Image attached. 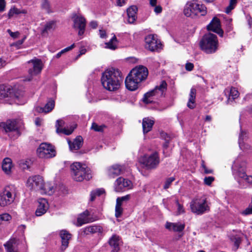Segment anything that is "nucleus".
Returning <instances> with one entry per match:
<instances>
[{"label":"nucleus","mask_w":252,"mask_h":252,"mask_svg":"<svg viewBox=\"0 0 252 252\" xmlns=\"http://www.w3.org/2000/svg\"><path fill=\"white\" fill-rule=\"evenodd\" d=\"M26 11L25 10L20 11L19 9L15 7V6L12 7L9 10L8 13V17L9 18H11L14 15H18L20 13H26Z\"/></svg>","instance_id":"obj_38"},{"label":"nucleus","mask_w":252,"mask_h":252,"mask_svg":"<svg viewBox=\"0 0 252 252\" xmlns=\"http://www.w3.org/2000/svg\"><path fill=\"white\" fill-rule=\"evenodd\" d=\"M4 129L8 135L12 138H17L20 133L16 125L15 121H7L4 126Z\"/></svg>","instance_id":"obj_15"},{"label":"nucleus","mask_w":252,"mask_h":252,"mask_svg":"<svg viewBox=\"0 0 252 252\" xmlns=\"http://www.w3.org/2000/svg\"><path fill=\"white\" fill-rule=\"evenodd\" d=\"M121 200L123 201H126L129 199L130 198V195H126V196H123L122 197H120Z\"/></svg>","instance_id":"obj_62"},{"label":"nucleus","mask_w":252,"mask_h":252,"mask_svg":"<svg viewBox=\"0 0 252 252\" xmlns=\"http://www.w3.org/2000/svg\"><path fill=\"white\" fill-rule=\"evenodd\" d=\"M139 162L147 169H153L159 163V157L156 152L150 155H145L139 159Z\"/></svg>","instance_id":"obj_9"},{"label":"nucleus","mask_w":252,"mask_h":252,"mask_svg":"<svg viewBox=\"0 0 252 252\" xmlns=\"http://www.w3.org/2000/svg\"><path fill=\"white\" fill-rule=\"evenodd\" d=\"M49 208V205L47 201L44 198L38 200V205L35 211V215L37 217L44 215Z\"/></svg>","instance_id":"obj_20"},{"label":"nucleus","mask_w":252,"mask_h":252,"mask_svg":"<svg viewBox=\"0 0 252 252\" xmlns=\"http://www.w3.org/2000/svg\"><path fill=\"white\" fill-rule=\"evenodd\" d=\"M132 183L130 180L119 177L115 181L114 188L116 191L121 192L130 189Z\"/></svg>","instance_id":"obj_16"},{"label":"nucleus","mask_w":252,"mask_h":252,"mask_svg":"<svg viewBox=\"0 0 252 252\" xmlns=\"http://www.w3.org/2000/svg\"><path fill=\"white\" fill-rule=\"evenodd\" d=\"M165 227L169 230L180 232L184 229L185 225L180 222L173 223L167 222L165 224Z\"/></svg>","instance_id":"obj_26"},{"label":"nucleus","mask_w":252,"mask_h":252,"mask_svg":"<svg viewBox=\"0 0 252 252\" xmlns=\"http://www.w3.org/2000/svg\"><path fill=\"white\" fill-rule=\"evenodd\" d=\"M56 27V22L54 21H49L46 23L43 29L42 30V34H44L49 32H53Z\"/></svg>","instance_id":"obj_35"},{"label":"nucleus","mask_w":252,"mask_h":252,"mask_svg":"<svg viewBox=\"0 0 252 252\" xmlns=\"http://www.w3.org/2000/svg\"><path fill=\"white\" fill-rule=\"evenodd\" d=\"M236 3L237 0H230L229 5L225 9V12L227 14L229 13L235 8Z\"/></svg>","instance_id":"obj_42"},{"label":"nucleus","mask_w":252,"mask_h":252,"mask_svg":"<svg viewBox=\"0 0 252 252\" xmlns=\"http://www.w3.org/2000/svg\"><path fill=\"white\" fill-rule=\"evenodd\" d=\"M207 13V8L203 4H200L198 8L197 14L200 13L202 16L205 15Z\"/></svg>","instance_id":"obj_48"},{"label":"nucleus","mask_w":252,"mask_h":252,"mask_svg":"<svg viewBox=\"0 0 252 252\" xmlns=\"http://www.w3.org/2000/svg\"><path fill=\"white\" fill-rule=\"evenodd\" d=\"M72 176L74 180L81 182L84 180H89L92 178L90 169L85 164L74 162L71 165Z\"/></svg>","instance_id":"obj_4"},{"label":"nucleus","mask_w":252,"mask_h":252,"mask_svg":"<svg viewBox=\"0 0 252 252\" xmlns=\"http://www.w3.org/2000/svg\"><path fill=\"white\" fill-rule=\"evenodd\" d=\"M75 47V44H73L71 45L70 46H68L63 50H61L63 54H64L65 52H67L71 50H72L74 47Z\"/></svg>","instance_id":"obj_58"},{"label":"nucleus","mask_w":252,"mask_h":252,"mask_svg":"<svg viewBox=\"0 0 252 252\" xmlns=\"http://www.w3.org/2000/svg\"><path fill=\"white\" fill-rule=\"evenodd\" d=\"M176 204L178 206L177 215H179L181 214L185 213V210L183 208V205L179 203L178 200H176Z\"/></svg>","instance_id":"obj_51"},{"label":"nucleus","mask_w":252,"mask_h":252,"mask_svg":"<svg viewBox=\"0 0 252 252\" xmlns=\"http://www.w3.org/2000/svg\"><path fill=\"white\" fill-rule=\"evenodd\" d=\"M154 120L149 118H144L142 121V128L144 134H146L152 130L154 124Z\"/></svg>","instance_id":"obj_28"},{"label":"nucleus","mask_w":252,"mask_h":252,"mask_svg":"<svg viewBox=\"0 0 252 252\" xmlns=\"http://www.w3.org/2000/svg\"><path fill=\"white\" fill-rule=\"evenodd\" d=\"M154 7V11L157 14H158L161 12L162 7L160 5H157V4L155 6H152Z\"/></svg>","instance_id":"obj_54"},{"label":"nucleus","mask_w":252,"mask_h":252,"mask_svg":"<svg viewBox=\"0 0 252 252\" xmlns=\"http://www.w3.org/2000/svg\"><path fill=\"white\" fill-rule=\"evenodd\" d=\"M122 80L123 77L121 71L114 68L106 70L102 73L101 78L102 86L109 91L118 90Z\"/></svg>","instance_id":"obj_1"},{"label":"nucleus","mask_w":252,"mask_h":252,"mask_svg":"<svg viewBox=\"0 0 252 252\" xmlns=\"http://www.w3.org/2000/svg\"><path fill=\"white\" fill-rule=\"evenodd\" d=\"M12 167V160L8 158H5L2 163V170L6 174H9L11 173V168Z\"/></svg>","instance_id":"obj_34"},{"label":"nucleus","mask_w":252,"mask_h":252,"mask_svg":"<svg viewBox=\"0 0 252 252\" xmlns=\"http://www.w3.org/2000/svg\"><path fill=\"white\" fill-rule=\"evenodd\" d=\"M241 213L243 216H248L252 214V197L251 203L249 204L248 207Z\"/></svg>","instance_id":"obj_43"},{"label":"nucleus","mask_w":252,"mask_h":252,"mask_svg":"<svg viewBox=\"0 0 252 252\" xmlns=\"http://www.w3.org/2000/svg\"><path fill=\"white\" fill-rule=\"evenodd\" d=\"M239 95V93L238 90L235 88L232 87L229 91V100H234L237 98Z\"/></svg>","instance_id":"obj_40"},{"label":"nucleus","mask_w":252,"mask_h":252,"mask_svg":"<svg viewBox=\"0 0 252 252\" xmlns=\"http://www.w3.org/2000/svg\"><path fill=\"white\" fill-rule=\"evenodd\" d=\"M25 228L26 226L25 225H21L18 227V230L20 231L22 233H24Z\"/></svg>","instance_id":"obj_64"},{"label":"nucleus","mask_w":252,"mask_h":252,"mask_svg":"<svg viewBox=\"0 0 252 252\" xmlns=\"http://www.w3.org/2000/svg\"><path fill=\"white\" fill-rule=\"evenodd\" d=\"M71 19L73 22V28L75 30H78V35H82L84 33L86 26L85 18L80 14L73 13Z\"/></svg>","instance_id":"obj_13"},{"label":"nucleus","mask_w":252,"mask_h":252,"mask_svg":"<svg viewBox=\"0 0 252 252\" xmlns=\"http://www.w3.org/2000/svg\"><path fill=\"white\" fill-rule=\"evenodd\" d=\"M167 86L166 81H162L160 84L157 86L154 90L147 92L144 94L143 97V101L146 104L153 103L154 100L152 97L157 96L158 97L163 96L167 90Z\"/></svg>","instance_id":"obj_7"},{"label":"nucleus","mask_w":252,"mask_h":252,"mask_svg":"<svg viewBox=\"0 0 252 252\" xmlns=\"http://www.w3.org/2000/svg\"><path fill=\"white\" fill-rule=\"evenodd\" d=\"M117 39L114 35L109 42L105 43L106 48L111 50H115L117 48Z\"/></svg>","instance_id":"obj_37"},{"label":"nucleus","mask_w":252,"mask_h":252,"mask_svg":"<svg viewBox=\"0 0 252 252\" xmlns=\"http://www.w3.org/2000/svg\"><path fill=\"white\" fill-rule=\"evenodd\" d=\"M123 209L121 206L116 205L115 207V216L116 218H119L122 214Z\"/></svg>","instance_id":"obj_47"},{"label":"nucleus","mask_w":252,"mask_h":252,"mask_svg":"<svg viewBox=\"0 0 252 252\" xmlns=\"http://www.w3.org/2000/svg\"><path fill=\"white\" fill-rule=\"evenodd\" d=\"M99 35L102 38H105L106 37V33L105 31L103 30H99Z\"/></svg>","instance_id":"obj_60"},{"label":"nucleus","mask_w":252,"mask_h":252,"mask_svg":"<svg viewBox=\"0 0 252 252\" xmlns=\"http://www.w3.org/2000/svg\"><path fill=\"white\" fill-rule=\"evenodd\" d=\"M148 75V69L142 65L133 68L125 80L126 88L131 91L136 90L139 83L145 80Z\"/></svg>","instance_id":"obj_2"},{"label":"nucleus","mask_w":252,"mask_h":252,"mask_svg":"<svg viewBox=\"0 0 252 252\" xmlns=\"http://www.w3.org/2000/svg\"><path fill=\"white\" fill-rule=\"evenodd\" d=\"M7 32L10 34V35L13 38H16L19 34L18 32H12L10 30L8 29L7 30Z\"/></svg>","instance_id":"obj_55"},{"label":"nucleus","mask_w":252,"mask_h":252,"mask_svg":"<svg viewBox=\"0 0 252 252\" xmlns=\"http://www.w3.org/2000/svg\"><path fill=\"white\" fill-rule=\"evenodd\" d=\"M68 144L71 151H76L82 147L83 138L81 136H77L72 142L68 141Z\"/></svg>","instance_id":"obj_29"},{"label":"nucleus","mask_w":252,"mask_h":252,"mask_svg":"<svg viewBox=\"0 0 252 252\" xmlns=\"http://www.w3.org/2000/svg\"><path fill=\"white\" fill-rule=\"evenodd\" d=\"M190 5H191V9L193 11V15L197 14L198 8L200 6V4L197 3L195 2L190 1Z\"/></svg>","instance_id":"obj_45"},{"label":"nucleus","mask_w":252,"mask_h":252,"mask_svg":"<svg viewBox=\"0 0 252 252\" xmlns=\"http://www.w3.org/2000/svg\"><path fill=\"white\" fill-rule=\"evenodd\" d=\"M244 135H245V138L246 139L247 138V132L241 129L239 136L238 143L241 149L243 151H247L251 149V146L244 142V139L242 138Z\"/></svg>","instance_id":"obj_30"},{"label":"nucleus","mask_w":252,"mask_h":252,"mask_svg":"<svg viewBox=\"0 0 252 252\" xmlns=\"http://www.w3.org/2000/svg\"><path fill=\"white\" fill-rule=\"evenodd\" d=\"M90 25L92 28L95 29L97 26V24L96 22L92 21L91 22H90Z\"/></svg>","instance_id":"obj_63"},{"label":"nucleus","mask_w":252,"mask_h":252,"mask_svg":"<svg viewBox=\"0 0 252 252\" xmlns=\"http://www.w3.org/2000/svg\"><path fill=\"white\" fill-rule=\"evenodd\" d=\"M193 64L190 63H187L186 64V69L188 71H191L193 68Z\"/></svg>","instance_id":"obj_56"},{"label":"nucleus","mask_w":252,"mask_h":252,"mask_svg":"<svg viewBox=\"0 0 252 252\" xmlns=\"http://www.w3.org/2000/svg\"><path fill=\"white\" fill-rule=\"evenodd\" d=\"M28 63L30 65L28 70L29 76L26 80L31 81L33 76L41 72L43 68V63L41 60L38 59L31 60Z\"/></svg>","instance_id":"obj_12"},{"label":"nucleus","mask_w":252,"mask_h":252,"mask_svg":"<svg viewBox=\"0 0 252 252\" xmlns=\"http://www.w3.org/2000/svg\"><path fill=\"white\" fill-rule=\"evenodd\" d=\"M41 8L46 13L50 14L54 12V10L49 0H42L41 3Z\"/></svg>","instance_id":"obj_36"},{"label":"nucleus","mask_w":252,"mask_h":252,"mask_svg":"<svg viewBox=\"0 0 252 252\" xmlns=\"http://www.w3.org/2000/svg\"><path fill=\"white\" fill-rule=\"evenodd\" d=\"M196 90L195 88H192L190 89L187 106L192 109L195 107V98H196Z\"/></svg>","instance_id":"obj_32"},{"label":"nucleus","mask_w":252,"mask_h":252,"mask_svg":"<svg viewBox=\"0 0 252 252\" xmlns=\"http://www.w3.org/2000/svg\"><path fill=\"white\" fill-rule=\"evenodd\" d=\"M44 185H45V186L47 185V187H46L47 189L45 190L44 191H40L41 193H46L47 191H51L52 190L53 187H51L49 185H48V184H44Z\"/></svg>","instance_id":"obj_61"},{"label":"nucleus","mask_w":252,"mask_h":252,"mask_svg":"<svg viewBox=\"0 0 252 252\" xmlns=\"http://www.w3.org/2000/svg\"><path fill=\"white\" fill-rule=\"evenodd\" d=\"M120 239L119 236L116 235H113L109 240L110 246L113 248L112 252H118L119 250V245L120 244Z\"/></svg>","instance_id":"obj_27"},{"label":"nucleus","mask_w":252,"mask_h":252,"mask_svg":"<svg viewBox=\"0 0 252 252\" xmlns=\"http://www.w3.org/2000/svg\"><path fill=\"white\" fill-rule=\"evenodd\" d=\"M145 47L151 51H158L162 48V44L160 40L154 35L149 34L145 38Z\"/></svg>","instance_id":"obj_14"},{"label":"nucleus","mask_w":252,"mask_h":252,"mask_svg":"<svg viewBox=\"0 0 252 252\" xmlns=\"http://www.w3.org/2000/svg\"><path fill=\"white\" fill-rule=\"evenodd\" d=\"M214 180V177L212 176L206 177L204 179V183L207 186H210Z\"/></svg>","instance_id":"obj_50"},{"label":"nucleus","mask_w":252,"mask_h":252,"mask_svg":"<svg viewBox=\"0 0 252 252\" xmlns=\"http://www.w3.org/2000/svg\"><path fill=\"white\" fill-rule=\"evenodd\" d=\"M4 246L8 252H18V242L15 238L10 239L4 244Z\"/></svg>","instance_id":"obj_33"},{"label":"nucleus","mask_w":252,"mask_h":252,"mask_svg":"<svg viewBox=\"0 0 252 252\" xmlns=\"http://www.w3.org/2000/svg\"><path fill=\"white\" fill-rule=\"evenodd\" d=\"M27 186L31 189L36 191H45L47 190V185H44L43 178L39 176H34L28 178L27 182Z\"/></svg>","instance_id":"obj_10"},{"label":"nucleus","mask_w":252,"mask_h":252,"mask_svg":"<svg viewBox=\"0 0 252 252\" xmlns=\"http://www.w3.org/2000/svg\"><path fill=\"white\" fill-rule=\"evenodd\" d=\"M37 154L40 158H51L56 156V151L53 146L46 143H42L37 149Z\"/></svg>","instance_id":"obj_11"},{"label":"nucleus","mask_w":252,"mask_h":252,"mask_svg":"<svg viewBox=\"0 0 252 252\" xmlns=\"http://www.w3.org/2000/svg\"><path fill=\"white\" fill-rule=\"evenodd\" d=\"M89 216L90 213L87 210L80 214L77 218L76 225L81 226L83 224L93 221V220L89 218Z\"/></svg>","instance_id":"obj_22"},{"label":"nucleus","mask_w":252,"mask_h":252,"mask_svg":"<svg viewBox=\"0 0 252 252\" xmlns=\"http://www.w3.org/2000/svg\"><path fill=\"white\" fill-rule=\"evenodd\" d=\"M138 8L135 5L130 6L127 9V21L130 24L133 23L137 19Z\"/></svg>","instance_id":"obj_25"},{"label":"nucleus","mask_w":252,"mask_h":252,"mask_svg":"<svg viewBox=\"0 0 252 252\" xmlns=\"http://www.w3.org/2000/svg\"><path fill=\"white\" fill-rule=\"evenodd\" d=\"M218 45L217 35L211 33L205 34L200 42L201 49L207 54L216 52L218 49Z\"/></svg>","instance_id":"obj_5"},{"label":"nucleus","mask_w":252,"mask_h":252,"mask_svg":"<svg viewBox=\"0 0 252 252\" xmlns=\"http://www.w3.org/2000/svg\"><path fill=\"white\" fill-rule=\"evenodd\" d=\"M65 123L62 119L58 120L56 123V132L58 134L63 133L66 135L71 134L76 126H71L69 128L64 127Z\"/></svg>","instance_id":"obj_17"},{"label":"nucleus","mask_w":252,"mask_h":252,"mask_svg":"<svg viewBox=\"0 0 252 252\" xmlns=\"http://www.w3.org/2000/svg\"><path fill=\"white\" fill-rule=\"evenodd\" d=\"M105 192L104 189H98L95 190H93L91 192V201H93L94 200L96 196H100Z\"/></svg>","instance_id":"obj_39"},{"label":"nucleus","mask_w":252,"mask_h":252,"mask_svg":"<svg viewBox=\"0 0 252 252\" xmlns=\"http://www.w3.org/2000/svg\"><path fill=\"white\" fill-rule=\"evenodd\" d=\"M122 172V167L119 165H113L107 169V174L109 178H114Z\"/></svg>","instance_id":"obj_24"},{"label":"nucleus","mask_w":252,"mask_h":252,"mask_svg":"<svg viewBox=\"0 0 252 252\" xmlns=\"http://www.w3.org/2000/svg\"><path fill=\"white\" fill-rule=\"evenodd\" d=\"M243 233L240 231H234L230 234V239L231 241L234 243L235 246V251H236L239 247L242 241Z\"/></svg>","instance_id":"obj_23"},{"label":"nucleus","mask_w":252,"mask_h":252,"mask_svg":"<svg viewBox=\"0 0 252 252\" xmlns=\"http://www.w3.org/2000/svg\"><path fill=\"white\" fill-rule=\"evenodd\" d=\"M103 232V228L98 225H92L85 227L82 229V234L88 235L94 234H101Z\"/></svg>","instance_id":"obj_19"},{"label":"nucleus","mask_w":252,"mask_h":252,"mask_svg":"<svg viewBox=\"0 0 252 252\" xmlns=\"http://www.w3.org/2000/svg\"><path fill=\"white\" fill-rule=\"evenodd\" d=\"M246 162L241 156H238L234 161L232 170L235 178H239L247 183L252 184V175H247L246 173Z\"/></svg>","instance_id":"obj_3"},{"label":"nucleus","mask_w":252,"mask_h":252,"mask_svg":"<svg viewBox=\"0 0 252 252\" xmlns=\"http://www.w3.org/2000/svg\"><path fill=\"white\" fill-rule=\"evenodd\" d=\"M55 106V101L50 99L48 100L47 103L46 104L44 107H37L36 110L39 113H48L51 112Z\"/></svg>","instance_id":"obj_31"},{"label":"nucleus","mask_w":252,"mask_h":252,"mask_svg":"<svg viewBox=\"0 0 252 252\" xmlns=\"http://www.w3.org/2000/svg\"><path fill=\"white\" fill-rule=\"evenodd\" d=\"M0 96L1 98H5L8 96V92H5L4 90L0 89Z\"/></svg>","instance_id":"obj_57"},{"label":"nucleus","mask_w":252,"mask_h":252,"mask_svg":"<svg viewBox=\"0 0 252 252\" xmlns=\"http://www.w3.org/2000/svg\"><path fill=\"white\" fill-rule=\"evenodd\" d=\"M127 0H117V5L119 6H122L125 5Z\"/></svg>","instance_id":"obj_59"},{"label":"nucleus","mask_w":252,"mask_h":252,"mask_svg":"<svg viewBox=\"0 0 252 252\" xmlns=\"http://www.w3.org/2000/svg\"><path fill=\"white\" fill-rule=\"evenodd\" d=\"M191 5L190 2H188L185 7L184 13L187 17L191 16L192 15H193Z\"/></svg>","instance_id":"obj_41"},{"label":"nucleus","mask_w":252,"mask_h":252,"mask_svg":"<svg viewBox=\"0 0 252 252\" xmlns=\"http://www.w3.org/2000/svg\"><path fill=\"white\" fill-rule=\"evenodd\" d=\"M175 180V178L174 177H171L168 178H167L165 181L164 186H163V189H168L170 185H171L172 183Z\"/></svg>","instance_id":"obj_44"},{"label":"nucleus","mask_w":252,"mask_h":252,"mask_svg":"<svg viewBox=\"0 0 252 252\" xmlns=\"http://www.w3.org/2000/svg\"><path fill=\"white\" fill-rule=\"evenodd\" d=\"M60 236L62 239L61 250L63 251L67 248L69 240L71 239V234L65 230H62L60 232Z\"/></svg>","instance_id":"obj_21"},{"label":"nucleus","mask_w":252,"mask_h":252,"mask_svg":"<svg viewBox=\"0 0 252 252\" xmlns=\"http://www.w3.org/2000/svg\"><path fill=\"white\" fill-rule=\"evenodd\" d=\"M104 127V126H98L95 123H93L92 124L91 128L95 131H102Z\"/></svg>","instance_id":"obj_49"},{"label":"nucleus","mask_w":252,"mask_h":252,"mask_svg":"<svg viewBox=\"0 0 252 252\" xmlns=\"http://www.w3.org/2000/svg\"><path fill=\"white\" fill-rule=\"evenodd\" d=\"M16 193V188L14 186L6 187L0 193V206L4 207L12 203Z\"/></svg>","instance_id":"obj_8"},{"label":"nucleus","mask_w":252,"mask_h":252,"mask_svg":"<svg viewBox=\"0 0 252 252\" xmlns=\"http://www.w3.org/2000/svg\"><path fill=\"white\" fill-rule=\"evenodd\" d=\"M207 29L218 33L220 37L223 36V32L220 28V21L217 17H214L212 19L210 23L207 26Z\"/></svg>","instance_id":"obj_18"},{"label":"nucleus","mask_w":252,"mask_h":252,"mask_svg":"<svg viewBox=\"0 0 252 252\" xmlns=\"http://www.w3.org/2000/svg\"><path fill=\"white\" fill-rule=\"evenodd\" d=\"M6 3L5 0H0V12L5 10Z\"/></svg>","instance_id":"obj_53"},{"label":"nucleus","mask_w":252,"mask_h":252,"mask_svg":"<svg viewBox=\"0 0 252 252\" xmlns=\"http://www.w3.org/2000/svg\"><path fill=\"white\" fill-rule=\"evenodd\" d=\"M189 207L192 213L201 215L210 211V207L205 197L195 198L189 203Z\"/></svg>","instance_id":"obj_6"},{"label":"nucleus","mask_w":252,"mask_h":252,"mask_svg":"<svg viewBox=\"0 0 252 252\" xmlns=\"http://www.w3.org/2000/svg\"><path fill=\"white\" fill-rule=\"evenodd\" d=\"M11 219V217L10 215L7 213L0 215V220L2 221H8Z\"/></svg>","instance_id":"obj_52"},{"label":"nucleus","mask_w":252,"mask_h":252,"mask_svg":"<svg viewBox=\"0 0 252 252\" xmlns=\"http://www.w3.org/2000/svg\"><path fill=\"white\" fill-rule=\"evenodd\" d=\"M201 168L202 170H203L204 173L205 174H211L213 173V170L209 169L206 166L205 161L203 160H201Z\"/></svg>","instance_id":"obj_46"}]
</instances>
